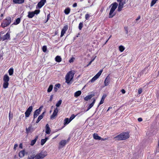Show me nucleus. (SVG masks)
<instances>
[{"label":"nucleus","mask_w":159,"mask_h":159,"mask_svg":"<svg viewBox=\"0 0 159 159\" xmlns=\"http://www.w3.org/2000/svg\"><path fill=\"white\" fill-rule=\"evenodd\" d=\"M129 133L126 132L121 133L114 138L115 140L120 141L125 140L129 137Z\"/></svg>","instance_id":"nucleus-1"},{"label":"nucleus","mask_w":159,"mask_h":159,"mask_svg":"<svg viewBox=\"0 0 159 159\" xmlns=\"http://www.w3.org/2000/svg\"><path fill=\"white\" fill-rule=\"evenodd\" d=\"M75 73L74 71H70L69 72L66 76V82L67 84H69L70 82L73 77Z\"/></svg>","instance_id":"nucleus-2"},{"label":"nucleus","mask_w":159,"mask_h":159,"mask_svg":"<svg viewBox=\"0 0 159 159\" xmlns=\"http://www.w3.org/2000/svg\"><path fill=\"white\" fill-rule=\"evenodd\" d=\"M118 5L117 3L116 2H114L111 4V6H112L109 13V18H112L115 16V14H114L113 12L117 8Z\"/></svg>","instance_id":"nucleus-3"},{"label":"nucleus","mask_w":159,"mask_h":159,"mask_svg":"<svg viewBox=\"0 0 159 159\" xmlns=\"http://www.w3.org/2000/svg\"><path fill=\"white\" fill-rule=\"evenodd\" d=\"M47 155V152L46 151H42L36 155L35 154V159H43Z\"/></svg>","instance_id":"nucleus-4"},{"label":"nucleus","mask_w":159,"mask_h":159,"mask_svg":"<svg viewBox=\"0 0 159 159\" xmlns=\"http://www.w3.org/2000/svg\"><path fill=\"white\" fill-rule=\"evenodd\" d=\"M3 80L4 82L3 84V87L4 89H6L8 87L9 85L8 82L9 80V77L7 74H6L4 76Z\"/></svg>","instance_id":"nucleus-5"},{"label":"nucleus","mask_w":159,"mask_h":159,"mask_svg":"<svg viewBox=\"0 0 159 159\" xmlns=\"http://www.w3.org/2000/svg\"><path fill=\"white\" fill-rule=\"evenodd\" d=\"M11 19L10 17H7L2 23V27L3 28H4L5 27L9 25L11 22Z\"/></svg>","instance_id":"nucleus-6"},{"label":"nucleus","mask_w":159,"mask_h":159,"mask_svg":"<svg viewBox=\"0 0 159 159\" xmlns=\"http://www.w3.org/2000/svg\"><path fill=\"white\" fill-rule=\"evenodd\" d=\"M102 72V70H100L95 76H94L90 80L91 82H93L100 76Z\"/></svg>","instance_id":"nucleus-7"},{"label":"nucleus","mask_w":159,"mask_h":159,"mask_svg":"<svg viewBox=\"0 0 159 159\" xmlns=\"http://www.w3.org/2000/svg\"><path fill=\"white\" fill-rule=\"evenodd\" d=\"M33 109V107L30 106L27 109L25 112V116L26 117H28L30 114L31 112Z\"/></svg>","instance_id":"nucleus-8"},{"label":"nucleus","mask_w":159,"mask_h":159,"mask_svg":"<svg viewBox=\"0 0 159 159\" xmlns=\"http://www.w3.org/2000/svg\"><path fill=\"white\" fill-rule=\"evenodd\" d=\"M58 111V110L57 108H56L54 111L53 112L52 115L50 117V118L51 119H53L54 118V117L57 115V113Z\"/></svg>","instance_id":"nucleus-9"},{"label":"nucleus","mask_w":159,"mask_h":159,"mask_svg":"<svg viewBox=\"0 0 159 159\" xmlns=\"http://www.w3.org/2000/svg\"><path fill=\"white\" fill-rule=\"evenodd\" d=\"M46 2V0H41L37 4L38 7L39 8H41L44 5Z\"/></svg>","instance_id":"nucleus-10"},{"label":"nucleus","mask_w":159,"mask_h":159,"mask_svg":"<svg viewBox=\"0 0 159 159\" xmlns=\"http://www.w3.org/2000/svg\"><path fill=\"white\" fill-rule=\"evenodd\" d=\"M10 34L9 32H7L5 35L3 36L2 41H4L6 39H10Z\"/></svg>","instance_id":"nucleus-11"},{"label":"nucleus","mask_w":159,"mask_h":159,"mask_svg":"<svg viewBox=\"0 0 159 159\" xmlns=\"http://www.w3.org/2000/svg\"><path fill=\"white\" fill-rule=\"evenodd\" d=\"M68 29V26L67 25L65 26L61 30V37H62L64 34L65 33L66 31Z\"/></svg>","instance_id":"nucleus-12"},{"label":"nucleus","mask_w":159,"mask_h":159,"mask_svg":"<svg viewBox=\"0 0 159 159\" xmlns=\"http://www.w3.org/2000/svg\"><path fill=\"white\" fill-rule=\"evenodd\" d=\"M46 128V133L47 134H50L51 130L49 127V125L48 124H47L45 126Z\"/></svg>","instance_id":"nucleus-13"},{"label":"nucleus","mask_w":159,"mask_h":159,"mask_svg":"<svg viewBox=\"0 0 159 159\" xmlns=\"http://www.w3.org/2000/svg\"><path fill=\"white\" fill-rule=\"evenodd\" d=\"M96 100L95 99H94L93 102L89 105L88 107L87 108V109L86 111H88L94 105V104Z\"/></svg>","instance_id":"nucleus-14"},{"label":"nucleus","mask_w":159,"mask_h":159,"mask_svg":"<svg viewBox=\"0 0 159 159\" xmlns=\"http://www.w3.org/2000/svg\"><path fill=\"white\" fill-rule=\"evenodd\" d=\"M93 138L96 140H100L101 138L97 134L94 133L93 134Z\"/></svg>","instance_id":"nucleus-15"},{"label":"nucleus","mask_w":159,"mask_h":159,"mask_svg":"<svg viewBox=\"0 0 159 159\" xmlns=\"http://www.w3.org/2000/svg\"><path fill=\"white\" fill-rule=\"evenodd\" d=\"M13 2L16 4H21L24 3V0H13Z\"/></svg>","instance_id":"nucleus-16"},{"label":"nucleus","mask_w":159,"mask_h":159,"mask_svg":"<svg viewBox=\"0 0 159 159\" xmlns=\"http://www.w3.org/2000/svg\"><path fill=\"white\" fill-rule=\"evenodd\" d=\"M35 14V13L34 12L29 11L28 12V17L30 18H32L34 16Z\"/></svg>","instance_id":"nucleus-17"},{"label":"nucleus","mask_w":159,"mask_h":159,"mask_svg":"<svg viewBox=\"0 0 159 159\" xmlns=\"http://www.w3.org/2000/svg\"><path fill=\"white\" fill-rule=\"evenodd\" d=\"M106 97V95L105 94L103 95L102 97V98H101V100L100 101L98 105V107L101 104L103 103L104 102V100L105 98Z\"/></svg>","instance_id":"nucleus-18"},{"label":"nucleus","mask_w":159,"mask_h":159,"mask_svg":"<svg viewBox=\"0 0 159 159\" xmlns=\"http://www.w3.org/2000/svg\"><path fill=\"white\" fill-rule=\"evenodd\" d=\"M38 136H36L35 137V139L31 141V143H30L31 145L33 146L35 144V143L36 141H37V140L38 139Z\"/></svg>","instance_id":"nucleus-19"},{"label":"nucleus","mask_w":159,"mask_h":159,"mask_svg":"<svg viewBox=\"0 0 159 159\" xmlns=\"http://www.w3.org/2000/svg\"><path fill=\"white\" fill-rule=\"evenodd\" d=\"M110 82L109 78L107 76L105 79L104 81V84L105 86L108 85Z\"/></svg>","instance_id":"nucleus-20"},{"label":"nucleus","mask_w":159,"mask_h":159,"mask_svg":"<svg viewBox=\"0 0 159 159\" xmlns=\"http://www.w3.org/2000/svg\"><path fill=\"white\" fill-rule=\"evenodd\" d=\"M40 112H39L38 110H36L34 112V119L36 118L37 116L40 114Z\"/></svg>","instance_id":"nucleus-21"},{"label":"nucleus","mask_w":159,"mask_h":159,"mask_svg":"<svg viewBox=\"0 0 159 159\" xmlns=\"http://www.w3.org/2000/svg\"><path fill=\"white\" fill-rule=\"evenodd\" d=\"M66 142L67 141L66 140H62L59 143V145L61 146H62V147H63L65 145L66 143Z\"/></svg>","instance_id":"nucleus-22"},{"label":"nucleus","mask_w":159,"mask_h":159,"mask_svg":"<svg viewBox=\"0 0 159 159\" xmlns=\"http://www.w3.org/2000/svg\"><path fill=\"white\" fill-rule=\"evenodd\" d=\"M34 130V129H33V128H31L30 126L28 127V128H26V133L27 134L29 133L30 132V131L31 132H32Z\"/></svg>","instance_id":"nucleus-23"},{"label":"nucleus","mask_w":159,"mask_h":159,"mask_svg":"<svg viewBox=\"0 0 159 159\" xmlns=\"http://www.w3.org/2000/svg\"><path fill=\"white\" fill-rule=\"evenodd\" d=\"M48 139V137H46L45 139H43L41 140V144L42 145H43V144L46 143V141Z\"/></svg>","instance_id":"nucleus-24"},{"label":"nucleus","mask_w":159,"mask_h":159,"mask_svg":"<svg viewBox=\"0 0 159 159\" xmlns=\"http://www.w3.org/2000/svg\"><path fill=\"white\" fill-rule=\"evenodd\" d=\"M19 156L20 158L23 157L25 156V150H23L20 151L19 153Z\"/></svg>","instance_id":"nucleus-25"},{"label":"nucleus","mask_w":159,"mask_h":159,"mask_svg":"<svg viewBox=\"0 0 159 159\" xmlns=\"http://www.w3.org/2000/svg\"><path fill=\"white\" fill-rule=\"evenodd\" d=\"M71 121L68 118H66L64 120V125H66L68 124Z\"/></svg>","instance_id":"nucleus-26"},{"label":"nucleus","mask_w":159,"mask_h":159,"mask_svg":"<svg viewBox=\"0 0 159 159\" xmlns=\"http://www.w3.org/2000/svg\"><path fill=\"white\" fill-rule=\"evenodd\" d=\"M81 93V91H78L75 92L74 93V96L75 97H77L80 96Z\"/></svg>","instance_id":"nucleus-27"},{"label":"nucleus","mask_w":159,"mask_h":159,"mask_svg":"<svg viewBox=\"0 0 159 159\" xmlns=\"http://www.w3.org/2000/svg\"><path fill=\"white\" fill-rule=\"evenodd\" d=\"M55 61L57 62H59L61 61V58L59 56H56L55 58Z\"/></svg>","instance_id":"nucleus-28"},{"label":"nucleus","mask_w":159,"mask_h":159,"mask_svg":"<svg viewBox=\"0 0 159 159\" xmlns=\"http://www.w3.org/2000/svg\"><path fill=\"white\" fill-rule=\"evenodd\" d=\"M14 72V69L12 68H10L8 70V73L9 75H12Z\"/></svg>","instance_id":"nucleus-29"},{"label":"nucleus","mask_w":159,"mask_h":159,"mask_svg":"<svg viewBox=\"0 0 159 159\" xmlns=\"http://www.w3.org/2000/svg\"><path fill=\"white\" fill-rule=\"evenodd\" d=\"M20 21V19L19 18H17L16 20L13 23L14 24L16 25L19 24Z\"/></svg>","instance_id":"nucleus-30"},{"label":"nucleus","mask_w":159,"mask_h":159,"mask_svg":"<svg viewBox=\"0 0 159 159\" xmlns=\"http://www.w3.org/2000/svg\"><path fill=\"white\" fill-rule=\"evenodd\" d=\"M70 11V9L69 8H67L66 9L64 10V13L66 14H68Z\"/></svg>","instance_id":"nucleus-31"},{"label":"nucleus","mask_w":159,"mask_h":159,"mask_svg":"<svg viewBox=\"0 0 159 159\" xmlns=\"http://www.w3.org/2000/svg\"><path fill=\"white\" fill-rule=\"evenodd\" d=\"M52 89H53V85L52 84L50 85L48 89V90H47L48 92L49 93V92H51L52 91Z\"/></svg>","instance_id":"nucleus-32"},{"label":"nucleus","mask_w":159,"mask_h":159,"mask_svg":"<svg viewBox=\"0 0 159 159\" xmlns=\"http://www.w3.org/2000/svg\"><path fill=\"white\" fill-rule=\"evenodd\" d=\"M119 3L118 5H119L120 4V6L123 7V6L124 5L125 3V1H124L123 2L121 1V2H117Z\"/></svg>","instance_id":"nucleus-33"},{"label":"nucleus","mask_w":159,"mask_h":159,"mask_svg":"<svg viewBox=\"0 0 159 159\" xmlns=\"http://www.w3.org/2000/svg\"><path fill=\"white\" fill-rule=\"evenodd\" d=\"M119 48L120 51L121 52H123L125 49V47L121 45L120 46Z\"/></svg>","instance_id":"nucleus-34"},{"label":"nucleus","mask_w":159,"mask_h":159,"mask_svg":"<svg viewBox=\"0 0 159 159\" xmlns=\"http://www.w3.org/2000/svg\"><path fill=\"white\" fill-rule=\"evenodd\" d=\"M62 101L61 100H59L57 102L56 104V106L57 107H59L62 103Z\"/></svg>","instance_id":"nucleus-35"},{"label":"nucleus","mask_w":159,"mask_h":159,"mask_svg":"<svg viewBox=\"0 0 159 159\" xmlns=\"http://www.w3.org/2000/svg\"><path fill=\"white\" fill-rule=\"evenodd\" d=\"M43 117L40 115L39 116L37 120L36 121V123H38L39 121L43 118Z\"/></svg>","instance_id":"nucleus-36"},{"label":"nucleus","mask_w":159,"mask_h":159,"mask_svg":"<svg viewBox=\"0 0 159 159\" xmlns=\"http://www.w3.org/2000/svg\"><path fill=\"white\" fill-rule=\"evenodd\" d=\"M35 159V154H33L30 156H28L27 159Z\"/></svg>","instance_id":"nucleus-37"},{"label":"nucleus","mask_w":159,"mask_h":159,"mask_svg":"<svg viewBox=\"0 0 159 159\" xmlns=\"http://www.w3.org/2000/svg\"><path fill=\"white\" fill-rule=\"evenodd\" d=\"M158 0H152L151 3V6L152 7L153 6Z\"/></svg>","instance_id":"nucleus-38"},{"label":"nucleus","mask_w":159,"mask_h":159,"mask_svg":"<svg viewBox=\"0 0 159 159\" xmlns=\"http://www.w3.org/2000/svg\"><path fill=\"white\" fill-rule=\"evenodd\" d=\"M83 27V23L82 22H80L79 25V29L80 30H81Z\"/></svg>","instance_id":"nucleus-39"},{"label":"nucleus","mask_w":159,"mask_h":159,"mask_svg":"<svg viewBox=\"0 0 159 159\" xmlns=\"http://www.w3.org/2000/svg\"><path fill=\"white\" fill-rule=\"evenodd\" d=\"M91 98L90 95H89L87 96L84 98V100L86 101H88Z\"/></svg>","instance_id":"nucleus-40"},{"label":"nucleus","mask_w":159,"mask_h":159,"mask_svg":"<svg viewBox=\"0 0 159 159\" xmlns=\"http://www.w3.org/2000/svg\"><path fill=\"white\" fill-rule=\"evenodd\" d=\"M42 50L43 52H45L47 50V47L46 46H43L42 47Z\"/></svg>","instance_id":"nucleus-41"},{"label":"nucleus","mask_w":159,"mask_h":159,"mask_svg":"<svg viewBox=\"0 0 159 159\" xmlns=\"http://www.w3.org/2000/svg\"><path fill=\"white\" fill-rule=\"evenodd\" d=\"M75 116L74 114H72L69 118L70 120L71 121L73 119L75 118Z\"/></svg>","instance_id":"nucleus-42"},{"label":"nucleus","mask_w":159,"mask_h":159,"mask_svg":"<svg viewBox=\"0 0 159 159\" xmlns=\"http://www.w3.org/2000/svg\"><path fill=\"white\" fill-rule=\"evenodd\" d=\"M123 7L120 6V5H118V9H117V11H121Z\"/></svg>","instance_id":"nucleus-43"},{"label":"nucleus","mask_w":159,"mask_h":159,"mask_svg":"<svg viewBox=\"0 0 159 159\" xmlns=\"http://www.w3.org/2000/svg\"><path fill=\"white\" fill-rule=\"evenodd\" d=\"M90 15L88 14H87L85 15V18L87 20L89 19Z\"/></svg>","instance_id":"nucleus-44"},{"label":"nucleus","mask_w":159,"mask_h":159,"mask_svg":"<svg viewBox=\"0 0 159 159\" xmlns=\"http://www.w3.org/2000/svg\"><path fill=\"white\" fill-rule=\"evenodd\" d=\"M43 106L40 107L38 109H37L36 110H38L39 112L40 113L42 109L43 108Z\"/></svg>","instance_id":"nucleus-45"},{"label":"nucleus","mask_w":159,"mask_h":159,"mask_svg":"<svg viewBox=\"0 0 159 159\" xmlns=\"http://www.w3.org/2000/svg\"><path fill=\"white\" fill-rule=\"evenodd\" d=\"M13 117V114H11V111H10L9 113V119L10 120Z\"/></svg>","instance_id":"nucleus-46"},{"label":"nucleus","mask_w":159,"mask_h":159,"mask_svg":"<svg viewBox=\"0 0 159 159\" xmlns=\"http://www.w3.org/2000/svg\"><path fill=\"white\" fill-rule=\"evenodd\" d=\"M94 58L93 59H92L89 62V64L86 66V67H88V66H89L91 64V63H92V62L94 60Z\"/></svg>","instance_id":"nucleus-47"},{"label":"nucleus","mask_w":159,"mask_h":159,"mask_svg":"<svg viewBox=\"0 0 159 159\" xmlns=\"http://www.w3.org/2000/svg\"><path fill=\"white\" fill-rule=\"evenodd\" d=\"M75 59V58L74 57H72L71 59L69 60V62L70 63H71L73 62L74 61V60Z\"/></svg>","instance_id":"nucleus-48"},{"label":"nucleus","mask_w":159,"mask_h":159,"mask_svg":"<svg viewBox=\"0 0 159 159\" xmlns=\"http://www.w3.org/2000/svg\"><path fill=\"white\" fill-rule=\"evenodd\" d=\"M61 86V85L59 84H57L55 85V87L56 88L57 87L58 88H59Z\"/></svg>","instance_id":"nucleus-49"},{"label":"nucleus","mask_w":159,"mask_h":159,"mask_svg":"<svg viewBox=\"0 0 159 159\" xmlns=\"http://www.w3.org/2000/svg\"><path fill=\"white\" fill-rule=\"evenodd\" d=\"M34 13H35V14H38L39 12H40V10H35L34 11Z\"/></svg>","instance_id":"nucleus-50"},{"label":"nucleus","mask_w":159,"mask_h":159,"mask_svg":"<svg viewBox=\"0 0 159 159\" xmlns=\"http://www.w3.org/2000/svg\"><path fill=\"white\" fill-rule=\"evenodd\" d=\"M50 16V14H48L47 15V20L46 21V22H47L48 21V20H49V19Z\"/></svg>","instance_id":"nucleus-51"},{"label":"nucleus","mask_w":159,"mask_h":159,"mask_svg":"<svg viewBox=\"0 0 159 159\" xmlns=\"http://www.w3.org/2000/svg\"><path fill=\"white\" fill-rule=\"evenodd\" d=\"M92 93L90 95H89L90 96L91 98L93 96H95V93L93 92H92Z\"/></svg>","instance_id":"nucleus-52"},{"label":"nucleus","mask_w":159,"mask_h":159,"mask_svg":"<svg viewBox=\"0 0 159 159\" xmlns=\"http://www.w3.org/2000/svg\"><path fill=\"white\" fill-rule=\"evenodd\" d=\"M142 92V89H139L138 90V93L139 94H141Z\"/></svg>","instance_id":"nucleus-53"},{"label":"nucleus","mask_w":159,"mask_h":159,"mask_svg":"<svg viewBox=\"0 0 159 159\" xmlns=\"http://www.w3.org/2000/svg\"><path fill=\"white\" fill-rule=\"evenodd\" d=\"M18 145L17 144H15L14 147V150H16V148L18 147Z\"/></svg>","instance_id":"nucleus-54"},{"label":"nucleus","mask_w":159,"mask_h":159,"mask_svg":"<svg viewBox=\"0 0 159 159\" xmlns=\"http://www.w3.org/2000/svg\"><path fill=\"white\" fill-rule=\"evenodd\" d=\"M53 95H51L50 97V100H49V101H52V98H53Z\"/></svg>","instance_id":"nucleus-55"},{"label":"nucleus","mask_w":159,"mask_h":159,"mask_svg":"<svg viewBox=\"0 0 159 159\" xmlns=\"http://www.w3.org/2000/svg\"><path fill=\"white\" fill-rule=\"evenodd\" d=\"M121 92L123 94H124V93H125V91L124 89H122V90H121Z\"/></svg>","instance_id":"nucleus-56"},{"label":"nucleus","mask_w":159,"mask_h":159,"mask_svg":"<svg viewBox=\"0 0 159 159\" xmlns=\"http://www.w3.org/2000/svg\"><path fill=\"white\" fill-rule=\"evenodd\" d=\"M58 90V89L56 87H54V90L55 92H57Z\"/></svg>","instance_id":"nucleus-57"},{"label":"nucleus","mask_w":159,"mask_h":159,"mask_svg":"<svg viewBox=\"0 0 159 159\" xmlns=\"http://www.w3.org/2000/svg\"><path fill=\"white\" fill-rule=\"evenodd\" d=\"M138 120L139 122H141L142 121L143 119L141 118H138Z\"/></svg>","instance_id":"nucleus-58"},{"label":"nucleus","mask_w":159,"mask_h":159,"mask_svg":"<svg viewBox=\"0 0 159 159\" xmlns=\"http://www.w3.org/2000/svg\"><path fill=\"white\" fill-rule=\"evenodd\" d=\"M77 6V3H74L73 4V7H76Z\"/></svg>","instance_id":"nucleus-59"},{"label":"nucleus","mask_w":159,"mask_h":159,"mask_svg":"<svg viewBox=\"0 0 159 159\" xmlns=\"http://www.w3.org/2000/svg\"><path fill=\"white\" fill-rule=\"evenodd\" d=\"M45 113H46V111H44L40 115L42 116H43H43H44V114Z\"/></svg>","instance_id":"nucleus-60"},{"label":"nucleus","mask_w":159,"mask_h":159,"mask_svg":"<svg viewBox=\"0 0 159 159\" xmlns=\"http://www.w3.org/2000/svg\"><path fill=\"white\" fill-rule=\"evenodd\" d=\"M19 147L21 148H22V143H20L19 145Z\"/></svg>","instance_id":"nucleus-61"},{"label":"nucleus","mask_w":159,"mask_h":159,"mask_svg":"<svg viewBox=\"0 0 159 159\" xmlns=\"http://www.w3.org/2000/svg\"><path fill=\"white\" fill-rule=\"evenodd\" d=\"M140 16H139L137 18H136V21H137L138 20H139V19H140Z\"/></svg>","instance_id":"nucleus-62"},{"label":"nucleus","mask_w":159,"mask_h":159,"mask_svg":"<svg viewBox=\"0 0 159 159\" xmlns=\"http://www.w3.org/2000/svg\"><path fill=\"white\" fill-rule=\"evenodd\" d=\"M107 138H105V139H103V138H101V140H102V141H105V140H107Z\"/></svg>","instance_id":"nucleus-63"},{"label":"nucleus","mask_w":159,"mask_h":159,"mask_svg":"<svg viewBox=\"0 0 159 159\" xmlns=\"http://www.w3.org/2000/svg\"><path fill=\"white\" fill-rule=\"evenodd\" d=\"M125 30L126 31V34H127L128 33V29H127V28L126 27L125 28Z\"/></svg>","instance_id":"nucleus-64"}]
</instances>
